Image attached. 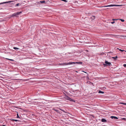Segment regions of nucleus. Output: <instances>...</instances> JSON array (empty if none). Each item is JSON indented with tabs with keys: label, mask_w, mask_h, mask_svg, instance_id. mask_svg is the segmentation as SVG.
<instances>
[{
	"label": "nucleus",
	"mask_w": 126,
	"mask_h": 126,
	"mask_svg": "<svg viewBox=\"0 0 126 126\" xmlns=\"http://www.w3.org/2000/svg\"><path fill=\"white\" fill-rule=\"evenodd\" d=\"M119 104H124V103H122V102H120L119 103Z\"/></svg>",
	"instance_id": "nucleus-27"
},
{
	"label": "nucleus",
	"mask_w": 126,
	"mask_h": 126,
	"mask_svg": "<svg viewBox=\"0 0 126 126\" xmlns=\"http://www.w3.org/2000/svg\"><path fill=\"white\" fill-rule=\"evenodd\" d=\"M115 21H113V22H111V23L112 24H114L115 23Z\"/></svg>",
	"instance_id": "nucleus-25"
},
{
	"label": "nucleus",
	"mask_w": 126,
	"mask_h": 126,
	"mask_svg": "<svg viewBox=\"0 0 126 126\" xmlns=\"http://www.w3.org/2000/svg\"><path fill=\"white\" fill-rule=\"evenodd\" d=\"M124 105H126V103H124V104H123Z\"/></svg>",
	"instance_id": "nucleus-29"
},
{
	"label": "nucleus",
	"mask_w": 126,
	"mask_h": 126,
	"mask_svg": "<svg viewBox=\"0 0 126 126\" xmlns=\"http://www.w3.org/2000/svg\"><path fill=\"white\" fill-rule=\"evenodd\" d=\"M123 66H124L125 67H126V64H124L123 65Z\"/></svg>",
	"instance_id": "nucleus-26"
},
{
	"label": "nucleus",
	"mask_w": 126,
	"mask_h": 126,
	"mask_svg": "<svg viewBox=\"0 0 126 126\" xmlns=\"http://www.w3.org/2000/svg\"><path fill=\"white\" fill-rule=\"evenodd\" d=\"M12 16V17H14V16H16V15H15V13L13 14L12 15V16Z\"/></svg>",
	"instance_id": "nucleus-18"
},
{
	"label": "nucleus",
	"mask_w": 126,
	"mask_h": 126,
	"mask_svg": "<svg viewBox=\"0 0 126 126\" xmlns=\"http://www.w3.org/2000/svg\"><path fill=\"white\" fill-rule=\"evenodd\" d=\"M83 71V72H85V73H86V72H84V71Z\"/></svg>",
	"instance_id": "nucleus-31"
},
{
	"label": "nucleus",
	"mask_w": 126,
	"mask_h": 126,
	"mask_svg": "<svg viewBox=\"0 0 126 126\" xmlns=\"http://www.w3.org/2000/svg\"><path fill=\"white\" fill-rule=\"evenodd\" d=\"M105 63L106 64H103L104 66H105L108 65V66H110L111 65L110 63L108 62L107 61H106L105 62Z\"/></svg>",
	"instance_id": "nucleus-3"
},
{
	"label": "nucleus",
	"mask_w": 126,
	"mask_h": 126,
	"mask_svg": "<svg viewBox=\"0 0 126 126\" xmlns=\"http://www.w3.org/2000/svg\"><path fill=\"white\" fill-rule=\"evenodd\" d=\"M53 110H54L55 111H56L57 112H58V113H61L60 112H59V111L58 110H56V109H53Z\"/></svg>",
	"instance_id": "nucleus-16"
},
{
	"label": "nucleus",
	"mask_w": 126,
	"mask_h": 126,
	"mask_svg": "<svg viewBox=\"0 0 126 126\" xmlns=\"http://www.w3.org/2000/svg\"><path fill=\"white\" fill-rule=\"evenodd\" d=\"M119 19L121 20L122 22H124L125 21V20L124 19Z\"/></svg>",
	"instance_id": "nucleus-21"
},
{
	"label": "nucleus",
	"mask_w": 126,
	"mask_h": 126,
	"mask_svg": "<svg viewBox=\"0 0 126 126\" xmlns=\"http://www.w3.org/2000/svg\"><path fill=\"white\" fill-rule=\"evenodd\" d=\"M59 110H60L64 112H65V113H66V112H65L64 110H62V109H60V108H59Z\"/></svg>",
	"instance_id": "nucleus-22"
},
{
	"label": "nucleus",
	"mask_w": 126,
	"mask_h": 126,
	"mask_svg": "<svg viewBox=\"0 0 126 126\" xmlns=\"http://www.w3.org/2000/svg\"><path fill=\"white\" fill-rule=\"evenodd\" d=\"M117 49H119V50L120 49L118 48H117Z\"/></svg>",
	"instance_id": "nucleus-32"
},
{
	"label": "nucleus",
	"mask_w": 126,
	"mask_h": 126,
	"mask_svg": "<svg viewBox=\"0 0 126 126\" xmlns=\"http://www.w3.org/2000/svg\"><path fill=\"white\" fill-rule=\"evenodd\" d=\"M119 50L120 51H122V52H123V51H125V52H126V51H125V50H122L120 49H119Z\"/></svg>",
	"instance_id": "nucleus-19"
},
{
	"label": "nucleus",
	"mask_w": 126,
	"mask_h": 126,
	"mask_svg": "<svg viewBox=\"0 0 126 126\" xmlns=\"http://www.w3.org/2000/svg\"><path fill=\"white\" fill-rule=\"evenodd\" d=\"M62 1L65 2H67V1L66 0H61Z\"/></svg>",
	"instance_id": "nucleus-24"
},
{
	"label": "nucleus",
	"mask_w": 126,
	"mask_h": 126,
	"mask_svg": "<svg viewBox=\"0 0 126 126\" xmlns=\"http://www.w3.org/2000/svg\"><path fill=\"white\" fill-rule=\"evenodd\" d=\"M21 5V4H19V3H17V4L16 5H15V6L16 7H17V6H19V5Z\"/></svg>",
	"instance_id": "nucleus-11"
},
{
	"label": "nucleus",
	"mask_w": 126,
	"mask_h": 126,
	"mask_svg": "<svg viewBox=\"0 0 126 126\" xmlns=\"http://www.w3.org/2000/svg\"><path fill=\"white\" fill-rule=\"evenodd\" d=\"M111 118L112 119H113V118L114 119H118V118L116 117H115V116H111Z\"/></svg>",
	"instance_id": "nucleus-8"
},
{
	"label": "nucleus",
	"mask_w": 126,
	"mask_h": 126,
	"mask_svg": "<svg viewBox=\"0 0 126 126\" xmlns=\"http://www.w3.org/2000/svg\"><path fill=\"white\" fill-rule=\"evenodd\" d=\"M13 48L15 50H18L19 49V48H18L15 47H14Z\"/></svg>",
	"instance_id": "nucleus-15"
},
{
	"label": "nucleus",
	"mask_w": 126,
	"mask_h": 126,
	"mask_svg": "<svg viewBox=\"0 0 126 126\" xmlns=\"http://www.w3.org/2000/svg\"><path fill=\"white\" fill-rule=\"evenodd\" d=\"M14 2V1H7V2H4L3 3H0V4H4V3H7L11 2Z\"/></svg>",
	"instance_id": "nucleus-5"
},
{
	"label": "nucleus",
	"mask_w": 126,
	"mask_h": 126,
	"mask_svg": "<svg viewBox=\"0 0 126 126\" xmlns=\"http://www.w3.org/2000/svg\"><path fill=\"white\" fill-rule=\"evenodd\" d=\"M11 121H15L16 122L18 121L17 120H15V119H12L11 120Z\"/></svg>",
	"instance_id": "nucleus-17"
},
{
	"label": "nucleus",
	"mask_w": 126,
	"mask_h": 126,
	"mask_svg": "<svg viewBox=\"0 0 126 126\" xmlns=\"http://www.w3.org/2000/svg\"><path fill=\"white\" fill-rule=\"evenodd\" d=\"M120 5H108L107 6H106L104 7H111V6H119Z\"/></svg>",
	"instance_id": "nucleus-4"
},
{
	"label": "nucleus",
	"mask_w": 126,
	"mask_h": 126,
	"mask_svg": "<svg viewBox=\"0 0 126 126\" xmlns=\"http://www.w3.org/2000/svg\"><path fill=\"white\" fill-rule=\"evenodd\" d=\"M91 19L94 20V19L95 18V17L94 16H92L91 17H90Z\"/></svg>",
	"instance_id": "nucleus-9"
},
{
	"label": "nucleus",
	"mask_w": 126,
	"mask_h": 126,
	"mask_svg": "<svg viewBox=\"0 0 126 126\" xmlns=\"http://www.w3.org/2000/svg\"><path fill=\"white\" fill-rule=\"evenodd\" d=\"M17 118H20L18 113L17 114Z\"/></svg>",
	"instance_id": "nucleus-20"
},
{
	"label": "nucleus",
	"mask_w": 126,
	"mask_h": 126,
	"mask_svg": "<svg viewBox=\"0 0 126 126\" xmlns=\"http://www.w3.org/2000/svg\"><path fill=\"white\" fill-rule=\"evenodd\" d=\"M64 98L68 100H69L71 101H73L75 102V101L73 100V99H72L70 97H69L66 96L65 95V97Z\"/></svg>",
	"instance_id": "nucleus-2"
},
{
	"label": "nucleus",
	"mask_w": 126,
	"mask_h": 126,
	"mask_svg": "<svg viewBox=\"0 0 126 126\" xmlns=\"http://www.w3.org/2000/svg\"><path fill=\"white\" fill-rule=\"evenodd\" d=\"M75 64L76 63H78V64H82V63L81 62H76V63L75 62Z\"/></svg>",
	"instance_id": "nucleus-13"
},
{
	"label": "nucleus",
	"mask_w": 126,
	"mask_h": 126,
	"mask_svg": "<svg viewBox=\"0 0 126 126\" xmlns=\"http://www.w3.org/2000/svg\"><path fill=\"white\" fill-rule=\"evenodd\" d=\"M112 58L114 59L115 60H116L117 58V56H116L114 57H112Z\"/></svg>",
	"instance_id": "nucleus-12"
},
{
	"label": "nucleus",
	"mask_w": 126,
	"mask_h": 126,
	"mask_svg": "<svg viewBox=\"0 0 126 126\" xmlns=\"http://www.w3.org/2000/svg\"><path fill=\"white\" fill-rule=\"evenodd\" d=\"M75 63L74 62H69L68 63H60L59 64L60 65H69L71 64H75Z\"/></svg>",
	"instance_id": "nucleus-1"
},
{
	"label": "nucleus",
	"mask_w": 126,
	"mask_h": 126,
	"mask_svg": "<svg viewBox=\"0 0 126 126\" xmlns=\"http://www.w3.org/2000/svg\"><path fill=\"white\" fill-rule=\"evenodd\" d=\"M8 59V60H9L10 61H14V60H12V59Z\"/></svg>",
	"instance_id": "nucleus-23"
},
{
	"label": "nucleus",
	"mask_w": 126,
	"mask_h": 126,
	"mask_svg": "<svg viewBox=\"0 0 126 126\" xmlns=\"http://www.w3.org/2000/svg\"><path fill=\"white\" fill-rule=\"evenodd\" d=\"M101 121L103 122H106L107 121L105 119L103 118L101 119Z\"/></svg>",
	"instance_id": "nucleus-7"
},
{
	"label": "nucleus",
	"mask_w": 126,
	"mask_h": 126,
	"mask_svg": "<svg viewBox=\"0 0 126 126\" xmlns=\"http://www.w3.org/2000/svg\"><path fill=\"white\" fill-rule=\"evenodd\" d=\"M98 93H101V94H104V92H103L102 91L100 90H99L98 92Z\"/></svg>",
	"instance_id": "nucleus-10"
},
{
	"label": "nucleus",
	"mask_w": 126,
	"mask_h": 126,
	"mask_svg": "<svg viewBox=\"0 0 126 126\" xmlns=\"http://www.w3.org/2000/svg\"><path fill=\"white\" fill-rule=\"evenodd\" d=\"M118 19H112V20H118Z\"/></svg>",
	"instance_id": "nucleus-28"
},
{
	"label": "nucleus",
	"mask_w": 126,
	"mask_h": 126,
	"mask_svg": "<svg viewBox=\"0 0 126 126\" xmlns=\"http://www.w3.org/2000/svg\"><path fill=\"white\" fill-rule=\"evenodd\" d=\"M22 13L21 12H17V13H15L16 15V16H17L19 15L20 14Z\"/></svg>",
	"instance_id": "nucleus-6"
},
{
	"label": "nucleus",
	"mask_w": 126,
	"mask_h": 126,
	"mask_svg": "<svg viewBox=\"0 0 126 126\" xmlns=\"http://www.w3.org/2000/svg\"><path fill=\"white\" fill-rule=\"evenodd\" d=\"M6 126L5 125H3L2 126Z\"/></svg>",
	"instance_id": "nucleus-30"
},
{
	"label": "nucleus",
	"mask_w": 126,
	"mask_h": 126,
	"mask_svg": "<svg viewBox=\"0 0 126 126\" xmlns=\"http://www.w3.org/2000/svg\"><path fill=\"white\" fill-rule=\"evenodd\" d=\"M40 2L41 3H42L45 2V0H43L42 1H40Z\"/></svg>",
	"instance_id": "nucleus-14"
}]
</instances>
